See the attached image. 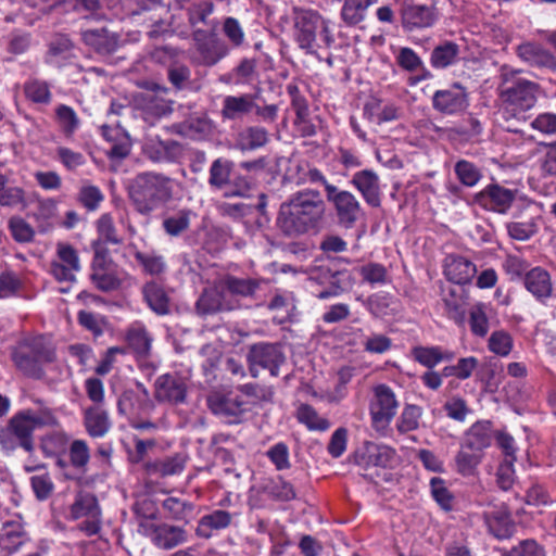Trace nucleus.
Wrapping results in <instances>:
<instances>
[{
	"instance_id": "18",
	"label": "nucleus",
	"mask_w": 556,
	"mask_h": 556,
	"mask_svg": "<svg viewBox=\"0 0 556 556\" xmlns=\"http://www.w3.org/2000/svg\"><path fill=\"white\" fill-rule=\"evenodd\" d=\"M233 308L235 304L227 298L219 280L213 287L205 289L197 301V311L201 315L215 314Z\"/></svg>"
},
{
	"instance_id": "19",
	"label": "nucleus",
	"mask_w": 556,
	"mask_h": 556,
	"mask_svg": "<svg viewBox=\"0 0 556 556\" xmlns=\"http://www.w3.org/2000/svg\"><path fill=\"white\" fill-rule=\"evenodd\" d=\"M351 184L358 190L367 204L372 207L380 206V180L376 172L359 170L353 175Z\"/></svg>"
},
{
	"instance_id": "39",
	"label": "nucleus",
	"mask_w": 556,
	"mask_h": 556,
	"mask_svg": "<svg viewBox=\"0 0 556 556\" xmlns=\"http://www.w3.org/2000/svg\"><path fill=\"white\" fill-rule=\"evenodd\" d=\"M81 35L84 41L100 53H110L116 48L115 37L103 27L85 29Z\"/></svg>"
},
{
	"instance_id": "17",
	"label": "nucleus",
	"mask_w": 556,
	"mask_h": 556,
	"mask_svg": "<svg viewBox=\"0 0 556 556\" xmlns=\"http://www.w3.org/2000/svg\"><path fill=\"white\" fill-rule=\"evenodd\" d=\"M157 92L141 93L137 98V105L141 110L142 117L149 124L172 112V102L165 100L160 93H166V88L156 87Z\"/></svg>"
},
{
	"instance_id": "14",
	"label": "nucleus",
	"mask_w": 556,
	"mask_h": 556,
	"mask_svg": "<svg viewBox=\"0 0 556 556\" xmlns=\"http://www.w3.org/2000/svg\"><path fill=\"white\" fill-rule=\"evenodd\" d=\"M195 41L197 61L204 66H213L224 59L229 50L218 39L208 37L205 31L197 30L193 34Z\"/></svg>"
},
{
	"instance_id": "40",
	"label": "nucleus",
	"mask_w": 556,
	"mask_h": 556,
	"mask_svg": "<svg viewBox=\"0 0 556 556\" xmlns=\"http://www.w3.org/2000/svg\"><path fill=\"white\" fill-rule=\"evenodd\" d=\"M222 288L225 292L243 298L252 296L260 288V281L252 278H237L235 276H226L220 280Z\"/></svg>"
},
{
	"instance_id": "64",
	"label": "nucleus",
	"mask_w": 556,
	"mask_h": 556,
	"mask_svg": "<svg viewBox=\"0 0 556 556\" xmlns=\"http://www.w3.org/2000/svg\"><path fill=\"white\" fill-rule=\"evenodd\" d=\"M507 556H546V552L535 540L526 539L513 546Z\"/></svg>"
},
{
	"instance_id": "51",
	"label": "nucleus",
	"mask_w": 556,
	"mask_h": 556,
	"mask_svg": "<svg viewBox=\"0 0 556 556\" xmlns=\"http://www.w3.org/2000/svg\"><path fill=\"white\" fill-rule=\"evenodd\" d=\"M469 326L471 332L477 337H485L489 331V318L486 306L483 303L475 304L469 313Z\"/></svg>"
},
{
	"instance_id": "16",
	"label": "nucleus",
	"mask_w": 556,
	"mask_h": 556,
	"mask_svg": "<svg viewBox=\"0 0 556 556\" xmlns=\"http://www.w3.org/2000/svg\"><path fill=\"white\" fill-rule=\"evenodd\" d=\"M207 404L215 415L226 418L230 424L238 422L248 410L247 403L238 396L217 392L207 397Z\"/></svg>"
},
{
	"instance_id": "45",
	"label": "nucleus",
	"mask_w": 556,
	"mask_h": 556,
	"mask_svg": "<svg viewBox=\"0 0 556 556\" xmlns=\"http://www.w3.org/2000/svg\"><path fill=\"white\" fill-rule=\"evenodd\" d=\"M538 166L544 178H556V141L543 143L538 149Z\"/></svg>"
},
{
	"instance_id": "23",
	"label": "nucleus",
	"mask_w": 556,
	"mask_h": 556,
	"mask_svg": "<svg viewBox=\"0 0 556 556\" xmlns=\"http://www.w3.org/2000/svg\"><path fill=\"white\" fill-rule=\"evenodd\" d=\"M477 274L476 265L459 255H448L444 262L445 277L456 285H467Z\"/></svg>"
},
{
	"instance_id": "5",
	"label": "nucleus",
	"mask_w": 556,
	"mask_h": 556,
	"mask_svg": "<svg viewBox=\"0 0 556 556\" xmlns=\"http://www.w3.org/2000/svg\"><path fill=\"white\" fill-rule=\"evenodd\" d=\"M292 18L295 41L307 53H313L316 48L320 47L317 42V34L325 47H330L333 43L330 24L318 12L294 8Z\"/></svg>"
},
{
	"instance_id": "33",
	"label": "nucleus",
	"mask_w": 556,
	"mask_h": 556,
	"mask_svg": "<svg viewBox=\"0 0 556 556\" xmlns=\"http://www.w3.org/2000/svg\"><path fill=\"white\" fill-rule=\"evenodd\" d=\"M491 442V424L488 421H478L470 427L463 444L471 450L483 453V450L490 446Z\"/></svg>"
},
{
	"instance_id": "62",
	"label": "nucleus",
	"mask_w": 556,
	"mask_h": 556,
	"mask_svg": "<svg viewBox=\"0 0 556 556\" xmlns=\"http://www.w3.org/2000/svg\"><path fill=\"white\" fill-rule=\"evenodd\" d=\"M79 324L90 331L93 336L100 337L104 332L106 320L105 317L99 314H93L88 311H80L78 313Z\"/></svg>"
},
{
	"instance_id": "61",
	"label": "nucleus",
	"mask_w": 556,
	"mask_h": 556,
	"mask_svg": "<svg viewBox=\"0 0 556 556\" xmlns=\"http://www.w3.org/2000/svg\"><path fill=\"white\" fill-rule=\"evenodd\" d=\"M364 351L370 354H384L392 348V339L383 333L372 332L363 341Z\"/></svg>"
},
{
	"instance_id": "3",
	"label": "nucleus",
	"mask_w": 556,
	"mask_h": 556,
	"mask_svg": "<svg viewBox=\"0 0 556 556\" xmlns=\"http://www.w3.org/2000/svg\"><path fill=\"white\" fill-rule=\"evenodd\" d=\"M174 181L156 173L138 174L129 185V198L136 210L148 215L173 198Z\"/></svg>"
},
{
	"instance_id": "57",
	"label": "nucleus",
	"mask_w": 556,
	"mask_h": 556,
	"mask_svg": "<svg viewBox=\"0 0 556 556\" xmlns=\"http://www.w3.org/2000/svg\"><path fill=\"white\" fill-rule=\"evenodd\" d=\"M104 195L101 190L89 182H84L78 192V201L89 211H94L103 201Z\"/></svg>"
},
{
	"instance_id": "1",
	"label": "nucleus",
	"mask_w": 556,
	"mask_h": 556,
	"mask_svg": "<svg viewBox=\"0 0 556 556\" xmlns=\"http://www.w3.org/2000/svg\"><path fill=\"white\" fill-rule=\"evenodd\" d=\"M326 215V203L321 193L305 188L292 193L281 203L276 219L278 229L287 237L298 238L321 228Z\"/></svg>"
},
{
	"instance_id": "50",
	"label": "nucleus",
	"mask_w": 556,
	"mask_h": 556,
	"mask_svg": "<svg viewBox=\"0 0 556 556\" xmlns=\"http://www.w3.org/2000/svg\"><path fill=\"white\" fill-rule=\"evenodd\" d=\"M191 212L181 210L163 219L162 226L170 237H177L189 228Z\"/></svg>"
},
{
	"instance_id": "53",
	"label": "nucleus",
	"mask_w": 556,
	"mask_h": 556,
	"mask_svg": "<svg viewBox=\"0 0 556 556\" xmlns=\"http://www.w3.org/2000/svg\"><path fill=\"white\" fill-rule=\"evenodd\" d=\"M430 490L433 500L440 507L446 511L452 510L454 506V496L447 489L446 483L439 477H433L430 480Z\"/></svg>"
},
{
	"instance_id": "46",
	"label": "nucleus",
	"mask_w": 556,
	"mask_h": 556,
	"mask_svg": "<svg viewBox=\"0 0 556 556\" xmlns=\"http://www.w3.org/2000/svg\"><path fill=\"white\" fill-rule=\"evenodd\" d=\"M68 459L72 467L86 472L90 460V448L85 440L76 439L68 447Z\"/></svg>"
},
{
	"instance_id": "29",
	"label": "nucleus",
	"mask_w": 556,
	"mask_h": 556,
	"mask_svg": "<svg viewBox=\"0 0 556 556\" xmlns=\"http://www.w3.org/2000/svg\"><path fill=\"white\" fill-rule=\"evenodd\" d=\"M144 152L154 162H166L180 154V146L174 140L151 139L146 143Z\"/></svg>"
},
{
	"instance_id": "7",
	"label": "nucleus",
	"mask_w": 556,
	"mask_h": 556,
	"mask_svg": "<svg viewBox=\"0 0 556 556\" xmlns=\"http://www.w3.org/2000/svg\"><path fill=\"white\" fill-rule=\"evenodd\" d=\"M399 408V401L394 391L387 384H378L372 389L369 403V415L376 429L387 428Z\"/></svg>"
},
{
	"instance_id": "56",
	"label": "nucleus",
	"mask_w": 556,
	"mask_h": 556,
	"mask_svg": "<svg viewBox=\"0 0 556 556\" xmlns=\"http://www.w3.org/2000/svg\"><path fill=\"white\" fill-rule=\"evenodd\" d=\"M96 225L101 240L111 244L122 243L123 239L119 237L113 217L110 214L101 215Z\"/></svg>"
},
{
	"instance_id": "52",
	"label": "nucleus",
	"mask_w": 556,
	"mask_h": 556,
	"mask_svg": "<svg viewBox=\"0 0 556 556\" xmlns=\"http://www.w3.org/2000/svg\"><path fill=\"white\" fill-rule=\"evenodd\" d=\"M232 163L228 160L217 159L210 168L208 182L215 188H223L229 182Z\"/></svg>"
},
{
	"instance_id": "55",
	"label": "nucleus",
	"mask_w": 556,
	"mask_h": 556,
	"mask_svg": "<svg viewBox=\"0 0 556 556\" xmlns=\"http://www.w3.org/2000/svg\"><path fill=\"white\" fill-rule=\"evenodd\" d=\"M24 92L26 98L35 103L49 104L51 101V92L45 81L37 79L27 81L24 85Z\"/></svg>"
},
{
	"instance_id": "4",
	"label": "nucleus",
	"mask_w": 556,
	"mask_h": 556,
	"mask_svg": "<svg viewBox=\"0 0 556 556\" xmlns=\"http://www.w3.org/2000/svg\"><path fill=\"white\" fill-rule=\"evenodd\" d=\"M12 361L24 375L40 378L42 366L55 358L54 349L42 337H29L17 342L12 349Z\"/></svg>"
},
{
	"instance_id": "41",
	"label": "nucleus",
	"mask_w": 556,
	"mask_h": 556,
	"mask_svg": "<svg viewBox=\"0 0 556 556\" xmlns=\"http://www.w3.org/2000/svg\"><path fill=\"white\" fill-rule=\"evenodd\" d=\"M296 419L305 425L309 431H327L330 428V421L321 417L314 407L308 404H301L296 409Z\"/></svg>"
},
{
	"instance_id": "11",
	"label": "nucleus",
	"mask_w": 556,
	"mask_h": 556,
	"mask_svg": "<svg viewBox=\"0 0 556 556\" xmlns=\"http://www.w3.org/2000/svg\"><path fill=\"white\" fill-rule=\"evenodd\" d=\"M156 401L168 404H181L186 401L187 383L178 374H164L154 382Z\"/></svg>"
},
{
	"instance_id": "15",
	"label": "nucleus",
	"mask_w": 556,
	"mask_h": 556,
	"mask_svg": "<svg viewBox=\"0 0 556 556\" xmlns=\"http://www.w3.org/2000/svg\"><path fill=\"white\" fill-rule=\"evenodd\" d=\"M517 56L529 66L556 72V56L535 41H525L516 47Z\"/></svg>"
},
{
	"instance_id": "21",
	"label": "nucleus",
	"mask_w": 556,
	"mask_h": 556,
	"mask_svg": "<svg viewBox=\"0 0 556 556\" xmlns=\"http://www.w3.org/2000/svg\"><path fill=\"white\" fill-rule=\"evenodd\" d=\"M523 285L538 301L545 302L552 296L553 282L549 273L543 267H534L525 274Z\"/></svg>"
},
{
	"instance_id": "31",
	"label": "nucleus",
	"mask_w": 556,
	"mask_h": 556,
	"mask_svg": "<svg viewBox=\"0 0 556 556\" xmlns=\"http://www.w3.org/2000/svg\"><path fill=\"white\" fill-rule=\"evenodd\" d=\"M490 533L497 539L509 538L515 529L510 515L505 509H497L484 515Z\"/></svg>"
},
{
	"instance_id": "42",
	"label": "nucleus",
	"mask_w": 556,
	"mask_h": 556,
	"mask_svg": "<svg viewBox=\"0 0 556 556\" xmlns=\"http://www.w3.org/2000/svg\"><path fill=\"white\" fill-rule=\"evenodd\" d=\"M377 0H344L341 17L348 25H357L366 17L367 9Z\"/></svg>"
},
{
	"instance_id": "35",
	"label": "nucleus",
	"mask_w": 556,
	"mask_h": 556,
	"mask_svg": "<svg viewBox=\"0 0 556 556\" xmlns=\"http://www.w3.org/2000/svg\"><path fill=\"white\" fill-rule=\"evenodd\" d=\"M143 298L149 307L159 315L169 312V299L162 286L151 281L142 288Z\"/></svg>"
},
{
	"instance_id": "13",
	"label": "nucleus",
	"mask_w": 556,
	"mask_h": 556,
	"mask_svg": "<svg viewBox=\"0 0 556 556\" xmlns=\"http://www.w3.org/2000/svg\"><path fill=\"white\" fill-rule=\"evenodd\" d=\"M40 424V419L31 413H20L11 419L7 431L1 430V443L5 444L3 438L9 432L16 438L20 446L30 452L34 448L33 432Z\"/></svg>"
},
{
	"instance_id": "10",
	"label": "nucleus",
	"mask_w": 556,
	"mask_h": 556,
	"mask_svg": "<svg viewBox=\"0 0 556 556\" xmlns=\"http://www.w3.org/2000/svg\"><path fill=\"white\" fill-rule=\"evenodd\" d=\"M468 94L464 87L458 84L447 89L438 90L432 97V106L445 115L459 114L468 108Z\"/></svg>"
},
{
	"instance_id": "9",
	"label": "nucleus",
	"mask_w": 556,
	"mask_h": 556,
	"mask_svg": "<svg viewBox=\"0 0 556 556\" xmlns=\"http://www.w3.org/2000/svg\"><path fill=\"white\" fill-rule=\"evenodd\" d=\"M327 200L333 204L340 224L350 228L356 223L362 208L352 192L339 190L337 187H327Z\"/></svg>"
},
{
	"instance_id": "6",
	"label": "nucleus",
	"mask_w": 556,
	"mask_h": 556,
	"mask_svg": "<svg viewBox=\"0 0 556 556\" xmlns=\"http://www.w3.org/2000/svg\"><path fill=\"white\" fill-rule=\"evenodd\" d=\"M139 516V531L151 539L153 544L163 549L174 548L187 541V532L184 528L168 523H154L156 509L151 502H142L136 506Z\"/></svg>"
},
{
	"instance_id": "54",
	"label": "nucleus",
	"mask_w": 556,
	"mask_h": 556,
	"mask_svg": "<svg viewBox=\"0 0 556 556\" xmlns=\"http://www.w3.org/2000/svg\"><path fill=\"white\" fill-rule=\"evenodd\" d=\"M239 390L244 395L251 399L250 404L262 406L265 403H270L274 397V390L270 387L260 386L255 383H247L239 387Z\"/></svg>"
},
{
	"instance_id": "59",
	"label": "nucleus",
	"mask_w": 556,
	"mask_h": 556,
	"mask_svg": "<svg viewBox=\"0 0 556 556\" xmlns=\"http://www.w3.org/2000/svg\"><path fill=\"white\" fill-rule=\"evenodd\" d=\"M9 229L13 239L21 243L30 242L35 236L34 228L20 216L10 218Z\"/></svg>"
},
{
	"instance_id": "37",
	"label": "nucleus",
	"mask_w": 556,
	"mask_h": 556,
	"mask_svg": "<svg viewBox=\"0 0 556 556\" xmlns=\"http://www.w3.org/2000/svg\"><path fill=\"white\" fill-rule=\"evenodd\" d=\"M482 457L483 453L477 452L462 444L460 450L455 456V469L463 477L475 476Z\"/></svg>"
},
{
	"instance_id": "8",
	"label": "nucleus",
	"mask_w": 556,
	"mask_h": 556,
	"mask_svg": "<svg viewBox=\"0 0 556 556\" xmlns=\"http://www.w3.org/2000/svg\"><path fill=\"white\" fill-rule=\"evenodd\" d=\"M286 361V356L279 344L257 343L250 348L248 363L252 377L258 376V368L268 369L273 376H277L279 367Z\"/></svg>"
},
{
	"instance_id": "30",
	"label": "nucleus",
	"mask_w": 556,
	"mask_h": 556,
	"mask_svg": "<svg viewBox=\"0 0 556 556\" xmlns=\"http://www.w3.org/2000/svg\"><path fill=\"white\" fill-rule=\"evenodd\" d=\"M268 131L261 126H250L238 134L236 148L241 151H253L267 144Z\"/></svg>"
},
{
	"instance_id": "24",
	"label": "nucleus",
	"mask_w": 556,
	"mask_h": 556,
	"mask_svg": "<svg viewBox=\"0 0 556 556\" xmlns=\"http://www.w3.org/2000/svg\"><path fill=\"white\" fill-rule=\"evenodd\" d=\"M402 18L408 29L430 27L437 20L435 9L419 3L407 4L403 9Z\"/></svg>"
},
{
	"instance_id": "43",
	"label": "nucleus",
	"mask_w": 556,
	"mask_h": 556,
	"mask_svg": "<svg viewBox=\"0 0 556 556\" xmlns=\"http://www.w3.org/2000/svg\"><path fill=\"white\" fill-rule=\"evenodd\" d=\"M459 48L456 43L446 41L437 46L430 58V63L435 68H445L457 60Z\"/></svg>"
},
{
	"instance_id": "12",
	"label": "nucleus",
	"mask_w": 556,
	"mask_h": 556,
	"mask_svg": "<svg viewBox=\"0 0 556 556\" xmlns=\"http://www.w3.org/2000/svg\"><path fill=\"white\" fill-rule=\"evenodd\" d=\"M56 256L50 267L52 276L59 281H74L75 274L80 270L77 251L72 245L60 242L56 245Z\"/></svg>"
},
{
	"instance_id": "60",
	"label": "nucleus",
	"mask_w": 556,
	"mask_h": 556,
	"mask_svg": "<svg viewBox=\"0 0 556 556\" xmlns=\"http://www.w3.org/2000/svg\"><path fill=\"white\" fill-rule=\"evenodd\" d=\"M455 173L459 181L467 187H473L481 178L479 168L466 160L455 164Z\"/></svg>"
},
{
	"instance_id": "49",
	"label": "nucleus",
	"mask_w": 556,
	"mask_h": 556,
	"mask_svg": "<svg viewBox=\"0 0 556 556\" xmlns=\"http://www.w3.org/2000/svg\"><path fill=\"white\" fill-rule=\"evenodd\" d=\"M70 438L64 431H53L41 439V450L46 456H56L65 452Z\"/></svg>"
},
{
	"instance_id": "26",
	"label": "nucleus",
	"mask_w": 556,
	"mask_h": 556,
	"mask_svg": "<svg viewBox=\"0 0 556 556\" xmlns=\"http://www.w3.org/2000/svg\"><path fill=\"white\" fill-rule=\"evenodd\" d=\"M84 426L92 438H102L111 429L109 413L101 405H93L84 410Z\"/></svg>"
},
{
	"instance_id": "27",
	"label": "nucleus",
	"mask_w": 556,
	"mask_h": 556,
	"mask_svg": "<svg viewBox=\"0 0 556 556\" xmlns=\"http://www.w3.org/2000/svg\"><path fill=\"white\" fill-rule=\"evenodd\" d=\"M231 520L232 517L230 513L222 509L214 510L211 514L204 515L199 520L195 533L200 538L208 539L215 531H219L229 527Z\"/></svg>"
},
{
	"instance_id": "2",
	"label": "nucleus",
	"mask_w": 556,
	"mask_h": 556,
	"mask_svg": "<svg viewBox=\"0 0 556 556\" xmlns=\"http://www.w3.org/2000/svg\"><path fill=\"white\" fill-rule=\"evenodd\" d=\"M518 73H520V71L503 65L500 72V84L497 87L498 97L503 103L501 115L507 123L505 128L514 132H517L518 129L510 124V121H521L523 113L535 105L541 91L540 85L535 81L525 78L515 79Z\"/></svg>"
},
{
	"instance_id": "20",
	"label": "nucleus",
	"mask_w": 556,
	"mask_h": 556,
	"mask_svg": "<svg viewBox=\"0 0 556 556\" xmlns=\"http://www.w3.org/2000/svg\"><path fill=\"white\" fill-rule=\"evenodd\" d=\"M394 450L387 445L366 442L356 455V462L364 468L387 467L394 458Z\"/></svg>"
},
{
	"instance_id": "34",
	"label": "nucleus",
	"mask_w": 556,
	"mask_h": 556,
	"mask_svg": "<svg viewBox=\"0 0 556 556\" xmlns=\"http://www.w3.org/2000/svg\"><path fill=\"white\" fill-rule=\"evenodd\" d=\"M27 541L26 532L20 522H7L0 536V547L7 555H11Z\"/></svg>"
},
{
	"instance_id": "38",
	"label": "nucleus",
	"mask_w": 556,
	"mask_h": 556,
	"mask_svg": "<svg viewBox=\"0 0 556 556\" xmlns=\"http://www.w3.org/2000/svg\"><path fill=\"white\" fill-rule=\"evenodd\" d=\"M102 135L108 141L112 142V147L108 151L110 159L122 160L130 153V139L126 135L121 139V129L102 126Z\"/></svg>"
},
{
	"instance_id": "63",
	"label": "nucleus",
	"mask_w": 556,
	"mask_h": 556,
	"mask_svg": "<svg viewBox=\"0 0 556 556\" xmlns=\"http://www.w3.org/2000/svg\"><path fill=\"white\" fill-rule=\"evenodd\" d=\"M421 409L417 405H406L397 421L400 432H409L418 428Z\"/></svg>"
},
{
	"instance_id": "28",
	"label": "nucleus",
	"mask_w": 556,
	"mask_h": 556,
	"mask_svg": "<svg viewBox=\"0 0 556 556\" xmlns=\"http://www.w3.org/2000/svg\"><path fill=\"white\" fill-rule=\"evenodd\" d=\"M412 358L427 368H433L443 361H452L454 353L441 346L416 345L410 350Z\"/></svg>"
},
{
	"instance_id": "36",
	"label": "nucleus",
	"mask_w": 556,
	"mask_h": 556,
	"mask_svg": "<svg viewBox=\"0 0 556 556\" xmlns=\"http://www.w3.org/2000/svg\"><path fill=\"white\" fill-rule=\"evenodd\" d=\"M74 520L102 515L97 497L88 492H79L70 509Z\"/></svg>"
},
{
	"instance_id": "58",
	"label": "nucleus",
	"mask_w": 556,
	"mask_h": 556,
	"mask_svg": "<svg viewBox=\"0 0 556 556\" xmlns=\"http://www.w3.org/2000/svg\"><path fill=\"white\" fill-rule=\"evenodd\" d=\"M93 285L101 291L109 292L116 290L121 287L122 280L114 273H109L102 268L93 267L91 274Z\"/></svg>"
},
{
	"instance_id": "47",
	"label": "nucleus",
	"mask_w": 556,
	"mask_h": 556,
	"mask_svg": "<svg viewBox=\"0 0 556 556\" xmlns=\"http://www.w3.org/2000/svg\"><path fill=\"white\" fill-rule=\"evenodd\" d=\"M513 348L514 339L511 334L504 329L493 331L488 339L489 351L497 356H508Z\"/></svg>"
},
{
	"instance_id": "32",
	"label": "nucleus",
	"mask_w": 556,
	"mask_h": 556,
	"mask_svg": "<svg viewBox=\"0 0 556 556\" xmlns=\"http://www.w3.org/2000/svg\"><path fill=\"white\" fill-rule=\"evenodd\" d=\"M256 106L251 94L227 96L223 101L222 116L226 119H235L250 113Z\"/></svg>"
},
{
	"instance_id": "44",
	"label": "nucleus",
	"mask_w": 556,
	"mask_h": 556,
	"mask_svg": "<svg viewBox=\"0 0 556 556\" xmlns=\"http://www.w3.org/2000/svg\"><path fill=\"white\" fill-rule=\"evenodd\" d=\"M185 457L175 455L162 460L149 463L147 470L151 475H160L162 477L174 476L180 473L185 468Z\"/></svg>"
},
{
	"instance_id": "48",
	"label": "nucleus",
	"mask_w": 556,
	"mask_h": 556,
	"mask_svg": "<svg viewBox=\"0 0 556 556\" xmlns=\"http://www.w3.org/2000/svg\"><path fill=\"white\" fill-rule=\"evenodd\" d=\"M162 506L172 519L186 522H188L194 509L192 503L175 496L164 500Z\"/></svg>"
},
{
	"instance_id": "25",
	"label": "nucleus",
	"mask_w": 556,
	"mask_h": 556,
	"mask_svg": "<svg viewBox=\"0 0 556 556\" xmlns=\"http://www.w3.org/2000/svg\"><path fill=\"white\" fill-rule=\"evenodd\" d=\"M126 342L137 358L150 356L153 338L141 323H135L126 331Z\"/></svg>"
},
{
	"instance_id": "22",
	"label": "nucleus",
	"mask_w": 556,
	"mask_h": 556,
	"mask_svg": "<svg viewBox=\"0 0 556 556\" xmlns=\"http://www.w3.org/2000/svg\"><path fill=\"white\" fill-rule=\"evenodd\" d=\"M477 199L484 207L505 213L515 200V192L497 185H491L478 193Z\"/></svg>"
}]
</instances>
